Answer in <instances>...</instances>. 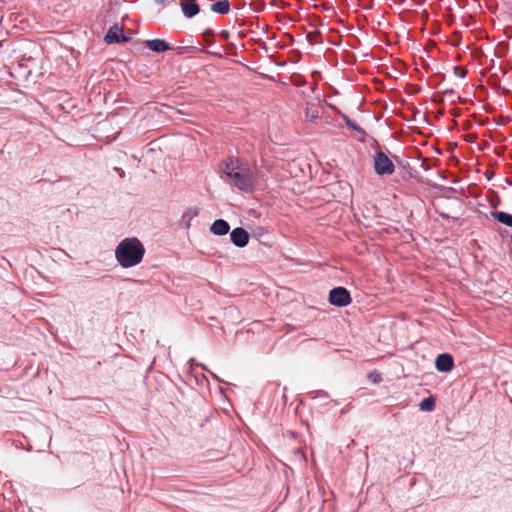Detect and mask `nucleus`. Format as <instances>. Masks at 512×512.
<instances>
[{
  "label": "nucleus",
  "mask_w": 512,
  "mask_h": 512,
  "mask_svg": "<svg viewBox=\"0 0 512 512\" xmlns=\"http://www.w3.org/2000/svg\"><path fill=\"white\" fill-rule=\"evenodd\" d=\"M144 253V246L137 238L122 240L115 250L116 259L123 268H130L139 264Z\"/></svg>",
  "instance_id": "nucleus-1"
},
{
  "label": "nucleus",
  "mask_w": 512,
  "mask_h": 512,
  "mask_svg": "<svg viewBox=\"0 0 512 512\" xmlns=\"http://www.w3.org/2000/svg\"><path fill=\"white\" fill-rule=\"evenodd\" d=\"M229 179L241 191L248 192L253 188L254 178L249 171L244 172L239 168Z\"/></svg>",
  "instance_id": "nucleus-2"
},
{
  "label": "nucleus",
  "mask_w": 512,
  "mask_h": 512,
  "mask_svg": "<svg viewBox=\"0 0 512 512\" xmlns=\"http://www.w3.org/2000/svg\"><path fill=\"white\" fill-rule=\"evenodd\" d=\"M374 170L377 175H391L395 171V166L390 158L382 151L374 155Z\"/></svg>",
  "instance_id": "nucleus-3"
},
{
  "label": "nucleus",
  "mask_w": 512,
  "mask_h": 512,
  "mask_svg": "<svg viewBox=\"0 0 512 512\" xmlns=\"http://www.w3.org/2000/svg\"><path fill=\"white\" fill-rule=\"evenodd\" d=\"M350 292L345 287H334L329 292V303L337 307H345L351 303Z\"/></svg>",
  "instance_id": "nucleus-4"
},
{
  "label": "nucleus",
  "mask_w": 512,
  "mask_h": 512,
  "mask_svg": "<svg viewBox=\"0 0 512 512\" xmlns=\"http://www.w3.org/2000/svg\"><path fill=\"white\" fill-rule=\"evenodd\" d=\"M104 40L107 44H113L119 43L120 41L128 42L131 40V37L126 36L118 24H114L109 28L104 37Z\"/></svg>",
  "instance_id": "nucleus-5"
},
{
  "label": "nucleus",
  "mask_w": 512,
  "mask_h": 512,
  "mask_svg": "<svg viewBox=\"0 0 512 512\" xmlns=\"http://www.w3.org/2000/svg\"><path fill=\"white\" fill-rule=\"evenodd\" d=\"M230 238L232 243L239 248L245 247L249 242V234L242 227L233 229L230 233Z\"/></svg>",
  "instance_id": "nucleus-6"
},
{
  "label": "nucleus",
  "mask_w": 512,
  "mask_h": 512,
  "mask_svg": "<svg viewBox=\"0 0 512 512\" xmlns=\"http://www.w3.org/2000/svg\"><path fill=\"white\" fill-rule=\"evenodd\" d=\"M454 366V359L448 353L439 354L435 360V368L439 372H449Z\"/></svg>",
  "instance_id": "nucleus-7"
},
{
  "label": "nucleus",
  "mask_w": 512,
  "mask_h": 512,
  "mask_svg": "<svg viewBox=\"0 0 512 512\" xmlns=\"http://www.w3.org/2000/svg\"><path fill=\"white\" fill-rule=\"evenodd\" d=\"M181 10L185 17L193 18L200 12V7L196 0H184L180 3Z\"/></svg>",
  "instance_id": "nucleus-8"
},
{
  "label": "nucleus",
  "mask_w": 512,
  "mask_h": 512,
  "mask_svg": "<svg viewBox=\"0 0 512 512\" xmlns=\"http://www.w3.org/2000/svg\"><path fill=\"white\" fill-rule=\"evenodd\" d=\"M145 45L153 52L161 53L169 50L170 44L162 39L146 40Z\"/></svg>",
  "instance_id": "nucleus-9"
},
{
  "label": "nucleus",
  "mask_w": 512,
  "mask_h": 512,
  "mask_svg": "<svg viewBox=\"0 0 512 512\" xmlns=\"http://www.w3.org/2000/svg\"><path fill=\"white\" fill-rule=\"evenodd\" d=\"M229 230H230V225L224 219L215 220L210 227L211 233H213L214 235H219V236L226 235L229 232Z\"/></svg>",
  "instance_id": "nucleus-10"
},
{
  "label": "nucleus",
  "mask_w": 512,
  "mask_h": 512,
  "mask_svg": "<svg viewBox=\"0 0 512 512\" xmlns=\"http://www.w3.org/2000/svg\"><path fill=\"white\" fill-rule=\"evenodd\" d=\"M211 10L215 13L226 15L230 12V2L228 0H219L211 5Z\"/></svg>",
  "instance_id": "nucleus-11"
},
{
  "label": "nucleus",
  "mask_w": 512,
  "mask_h": 512,
  "mask_svg": "<svg viewBox=\"0 0 512 512\" xmlns=\"http://www.w3.org/2000/svg\"><path fill=\"white\" fill-rule=\"evenodd\" d=\"M491 216L498 222H500L506 226L512 227V215L511 214L502 212V211H493V212H491Z\"/></svg>",
  "instance_id": "nucleus-12"
},
{
  "label": "nucleus",
  "mask_w": 512,
  "mask_h": 512,
  "mask_svg": "<svg viewBox=\"0 0 512 512\" xmlns=\"http://www.w3.org/2000/svg\"><path fill=\"white\" fill-rule=\"evenodd\" d=\"M338 114L343 119V121L345 122L346 126L349 129L356 131L357 133H359L362 136H366V131L363 128H361L360 126H358L356 123H354L346 114H344L340 111H338Z\"/></svg>",
  "instance_id": "nucleus-13"
},
{
  "label": "nucleus",
  "mask_w": 512,
  "mask_h": 512,
  "mask_svg": "<svg viewBox=\"0 0 512 512\" xmlns=\"http://www.w3.org/2000/svg\"><path fill=\"white\" fill-rule=\"evenodd\" d=\"M239 166L237 165V163L232 159V158H229L227 161H225L222 165V171L223 173L229 178L231 177V174L233 172H236L237 170H239Z\"/></svg>",
  "instance_id": "nucleus-14"
},
{
  "label": "nucleus",
  "mask_w": 512,
  "mask_h": 512,
  "mask_svg": "<svg viewBox=\"0 0 512 512\" xmlns=\"http://www.w3.org/2000/svg\"><path fill=\"white\" fill-rule=\"evenodd\" d=\"M305 117L308 121L313 122L319 118V110L315 105H308L305 110Z\"/></svg>",
  "instance_id": "nucleus-15"
},
{
  "label": "nucleus",
  "mask_w": 512,
  "mask_h": 512,
  "mask_svg": "<svg viewBox=\"0 0 512 512\" xmlns=\"http://www.w3.org/2000/svg\"><path fill=\"white\" fill-rule=\"evenodd\" d=\"M434 407L435 399L432 396L424 398L419 404V408L422 411H432Z\"/></svg>",
  "instance_id": "nucleus-16"
},
{
  "label": "nucleus",
  "mask_w": 512,
  "mask_h": 512,
  "mask_svg": "<svg viewBox=\"0 0 512 512\" xmlns=\"http://www.w3.org/2000/svg\"><path fill=\"white\" fill-rule=\"evenodd\" d=\"M454 73H455L456 76L463 78V77L466 76L467 70H465V69H463V68H461L459 66H455L454 67Z\"/></svg>",
  "instance_id": "nucleus-17"
},
{
  "label": "nucleus",
  "mask_w": 512,
  "mask_h": 512,
  "mask_svg": "<svg viewBox=\"0 0 512 512\" xmlns=\"http://www.w3.org/2000/svg\"><path fill=\"white\" fill-rule=\"evenodd\" d=\"M197 214H198V211H197L196 209L193 211V213H191L190 211H187V212H185V213L183 214V218H186V217H188V218H189V221L187 222V225H186L187 227H189V226H190V219H191L193 216H196Z\"/></svg>",
  "instance_id": "nucleus-18"
},
{
  "label": "nucleus",
  "mask_w": 512,
  "mask_h": 512,
  "mask_svg": "<svg viewBox=\"0 0 512 512\" xmlns=\"http://www.w3.org/2000/svg\"><path fill=\"white\" fill-rule=\"evenodd\" d=\"M443 93L446 96H453L451 102H455L454 96L456 95V91L454 89H446Z\"/></svg>",
  "instance_id": "nucleus-19"
},
{
  "label": "nucleus",
  "mask_w": 512,
  "mask_h": 512,
  "mask_svg": "<svg viewBox=\"0 0 512 512\" xmlns=\"http://www.w3.org/2000/svg\"><path fill=\"white\" fill-rule=\"evenodd\" d=\"M114 170L118 173V175L123 178L125 176V172L123 169L115 167Z\"/></svg>",
  "instance_id": "nucleus-20"
},
{
  "label": "nucleus",
  "mask_w": 512,
  "mask_h": 512,
  "mask_svg": "<svg viewBox=\"0 0 512 512\" xmlns=\"http://www.w3.org/2000/svg\"><path fill=\"white\" fill-rule=\"evenodd\" d=\"M221 35H222L224 38H227V37H228V32H227V31H222Z\"/></svg>",
  "instance_id": "nucleus-21"
},
{
  "label": "nucleus",
  "mask_w": 512,
  "mask_h": 512,
  "mask_svg": "<svg viewBox=\"0 0 512 512\" xmlns=\"http://www.w3.org/2000/svg\"><path fill=\"white\" fill-rule=\"evenodd\" d=\"M157 4H163L166 0H154Z\"/></svg>",
  "instance_id": "nucleus-22"
},
{
  "label": "nucleus",
  "mask_w": 512,
  "mask_h": 512,
  "mask_svg": "<svg viewBox=\"0 0 512 512\" xmlns=\"http://www.w3.org/2000/svg\"><path fill=\"white\" fill-rule=\"evenodd\" d=\"M380 380V376L377 375L376 377H374V382H378Z\"/></svg>",
  "instance_id": "nucleus-23"
},
{
  "label": "nucleus",
  "mask_w": 512,
  "mask_h": 512,
  "mask_svg": "<svg viewBox=\"0 0 512 512\" xmlns=\"http://www.w3.org/2000/svg\"><path fill=\"white\" fill-rule=\"evenodd\" d=\"M205 33H206V34H212V31H211L210 29H207V30L205 31Z\"/></svg>",
  "instance_id": "nucleus-24"
},
{
  "label": "nucleus",
  "mask_w": 512,
  "mask_h": 512,
  "mask_svg": "<svg viewBox=\"0 0 512 512\" xmlns=\"http://www.w3.org/2000/svg\"><path fill=\"white\" fill-rule=\"evenodd\" d=\"M213 55H216V53H212ZM218 57H222L221 54H217Z\"/></svg>",
  "instance_id": "nucleus-25"
}]
</instances>
